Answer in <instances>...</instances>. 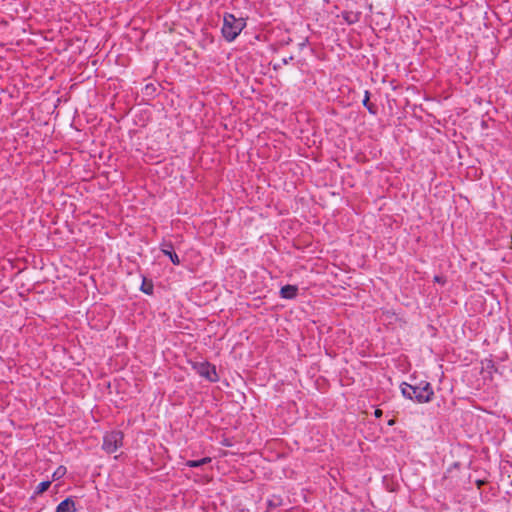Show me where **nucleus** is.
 <instances>
[{
  "mask_svg": "<svg viewBox=\"0 0 512 512\" xmlns=\"http://www.w3.org/2000/svg\"><path fill=\"white\" fill-rule=\"evenodd\" d=\"M298 293V287L295 285H285L280 289V296L283 299H294Z\"/></svg>",
  "mask_w": 512,
  "mask_h": 512,
  "instance_id": "nucleus-6",
  "label": "nucleus"
},
{
  "mask_svg": "<svg viewBox=\"0 0 512 512\" xmlns=\"http://www.w3.org/2000/svg\"><path fill=\"white\" fill-rule=\"evenodd\" d=\"M434 281H435V282H438V283H442V282H443V281H442V278H441L440 276H435V277H434Z\"/></svg>",
  "mask_w": 512,
  "mask_h": 512,
  "instance_id": "nucleus-15",
  "label": "nucleus"
},
{
  "mask_svg": "<svg viewBox=\"0 0 512 512\" xmlns=\"http://www.w3.org/2000/svg\"><path fill=\"white\" fill-rule=\"evenodd\" d=\"M382 415V411L380 409L375 410V417L379 418Z\"/></svg>",
  "mask_w": 512,
  "mask_h": 512,
  "instance_id": "nucleus-14",
  "label": "nucleus"
},
{
  "mask_svg": "<svg viewBox=\"0 0 512 512\" xmlns=\"http://www.w3.org/2000/svg\"><path fill=\"white\" fill-rule=\"evenodd\" d=\"M140 290L147 295H152L154 292V285L152 280H148L146 277L143 276Z\"/></svg>",
  "mask_w": 512,
  "mask_h": 512,
  "instance_id": "nucleus-9",
  "label": "nucleus"
},
{
  "mask_svg": "<svg viewBox=\"0 0 512 512\" xmlns=\"http://www.w3.org/2000/svg\"><path fill=\"white\" fill-rule=\"evenodd\" d=\"M388 424H389V425H393V424H394V420H390V421L388 422Z\"/></svg>",
  "mask_w": 512,
  "mask_h": 512,
  "instance_id": "nucleus-17",
  "label": "nucleus"
},
{
  "mask_svg": "<svg viewBox=\"0 0 512 512\" xmlns=\"http://www.w3.org/2000/svg\"><path fill=\"white\" fill-rule=\"evenodd\" d=\"M362 104L371 114L375 115L377 113L376 105L370 102V92L368 90H366L364 93Z\"/></svg>",
  "mask_w": 512,
  "mask_h": 512,
  "instance_id": "nucleus-8",
  "label": "nucleus"
},
{
  "mask_svg": "<svg viewBox=\"0 0 512 512\" xmlns=\"http://www.w3.org/2000/svg\"><path fill=\"white\" fill-rule=\"evenodd\" d=\"M56 512H76L75 502L71 498H66L58 504Z\"/></svg>",
  "mask_w": 512,
  "mask_h": 512,
  "instance_id": "nucleus-7",
  "label": "nucleus"
},
{
  "mask_svg": "<svg viewBox=\"0 0 512 512\" xmlns=\"http://www.w3.org/2000/svg\"><path fill=\"white\" fill-rule=\"evenodd\" d=\"M66 473V468L64 466H59L57 470L53 473V479L58 480L63 477Z\"/></svg>",
  "mask_w": 512,
  "mask_h": 512,
  "instance_id": "nucleus-12",
  "label": "nucleus"
},
{
  "mask_svg": "<svg viewBox=\"0 0 512 512\" xmlns=\"http://www.w3.org/2000/svg\"><path fill=\"white\" fill-rule=\"evenodd\" d=\"M51 485V481H43L41 483H39L35 489V494L36 495H39V494H42L43 492H45L46 490H48V488L50 487Z\"/></svg>",
  "mask_w": 512,
  "mask_h": 512,
  "instance_id": "nucleus-11",
  "label": "nucleus"
},
{
  "mask_svg": "<svg viewBox=\"0 0 512 512\" xmlns=\"http://www.w3.org/2000/svg\"><path fill=\"white\" fill-rule=\"evenodd\" d=\"M246 27V19L236 17L235 15L225 12L223 14V25L221 34L227 42H233Z\"/></svg>",
  "mask_w": 512,
  "mask_h": 512,
  "instance_id": "nucleus-2",
  "label": "nucleus"
},
{
  "mask_svg": "<svg viewBox=\"0 0 512 512\" xmlns=\"http://www.w3.org/2000/svg\"><path fill=\"white\" fill-rule=\"evenodd\" d=\"M151 89L154 91L153 85H146L145 90L147 92H148V90H151Z\"/></svg>",
  "mask_w": 512,
  "mask_h": 512,
  "instance_id": "nucleus-16",
  "label": "nucleus"
},
{
  "mask_svg": "<svg viewBox=\"0 0 512 512\" xmlns=\"http://www.w3.org/2000/svg\"><path fill=\"white\" fill-rule=\"evenodd\" d=\"M211 462V458L210 457H204L202 459H199V460H188L186 462V465L188 467H191V468H196V467H201L205 464H208Z\"/></svg>",
  "mask_w": 512,
  "mask_h": 512,
  "instance_id": "nucleus-10",
  "label": "nucleus"
},
{
  "mask_svg": "<svg viewBox=\"0 0 512 512\" xmlns=\"http://www.w3.org/2000/svg\"><path fill=\"white\" fill-rule=\"evenodd\" d=\"M291 60H293V56H290L289 58L282 59V63L284 65L288 64Z\"/></svg>",
  "mask_w": 512,
  "mask_h": 512,
  "instance_id": "nucleus-13",
  "label": "nucleus"
},
{
  "mask_svg": "<svg viewBox=\"0 0 512 512\" xmlns=\"http://www.w3.org/2000/svg\"><path fill=\"white\" fill-rule=\"evenodd\" d=\"M160 250L165 256L169 257V259L174 265L180 264V259L178 255L174 252V246L171 242H162L160 244Z\"/></svg>",
  "mask_w": 512,
  "mask_h": 512,
  "instance_id": "nucleus-5",
  "label": "nucleus"
},
{
  "mask_svg": "<svg viewBox=\"0 0 512 512\" xmlns=\"http://www.w3.org/2000/svg\"><path fill=\"white\" fill-rule=\"evenodd\" d=\"M124 435L119 430H113L104 434L102 449L108 453L112 454L118 450L123 445Z\"/></svg>",
  "mask_w": 512,
  "mask_h": 512,
  "instance_id": "nucleus-3",
  "label": "nucleus"
},
{
  "mask_svg": "<svg viewBox=\"0 0 512 512\" xmlns=\"http://www.w3.org/2000/svg\"><path fill=\"white\" fill-rule=\"evenodd\" d=\"M400 388L405 398L420 404L430 402L434 396L433 388L427 381H421L417 385L402 383Z\"/></svg>",
  "mask_w": 512,
  "mask_h": 512,
  "instance_id": "nucleus-1",
  "label": "nucleus"
},
{
  "mask_svg": "<svg viewBox=\"0 0 512 512\" xmlns=\"http://www.w3.org/2000/svg\"><path fill=\"white\" fill-rule=\"evenodd\" d=\"M193 370L210 382H217L219 376L216 372V367L207 361L192 363Z\"/></svg>",
  "mask_w": 512,
  "mask_h": 512,
  "instance_id": "nucleus-4",
  "label": "nucleus"
}]
</instances>
